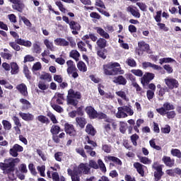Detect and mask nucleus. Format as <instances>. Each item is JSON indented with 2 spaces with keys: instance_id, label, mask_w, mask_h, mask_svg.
Segmentation results:
<instances>
[{
  "instance_id": "e2e57ef3",
  "label": "nucleus",
  "mask_w": 181,
  "mask_h": 181,
  "mask_svg": "<svg viewBox=\"0 0 181 181\" xmlns=\"http://www.w3.org/2000/svg\"><path fill=\"white\" fill-rule=\"evenodd\" d=\"M127 80H130V81L132 82V86L136 83V78L135 77V76L132 75V74H127Z\"/></svg>"
},
{
  "instance_id": "4c0bfd02",
  "label": "nucleus",
  "mask_w": 181,
  "mask_h": 181,
  "mask_svg": "<svg viewBox=\"0 0 181 181\" xmlns=\"http://www.w3.org/2000/svg\"><path fill=\"white\" fill-rule=\"evenodd\" d=\"M169 88H168V86H164L162 88L157 90V94L158 97H163L165 95V93H169Z\"/></svg>"
},
{
  "instance_id": "dca6fc26",
  "label": "nucleus",
  "mask_w": 181,
  "mask_h": 181,
  "mask_svg": "<svg viewBox=\"0 0 181 181\" xmlns=\"http://www.w3.org/2000/svg\"><path fill=\"white\" fill-rule=\"evenodd\" d=\"M69 28L72 30V35H78V31L81 30V25L78 22L71 21Z\"/></svg>"
},
{
  "instance_id": "f03ea898",
  "label": "nucleus",
  "mask_w": 181,
  "mask_h": 181,
  "mask_svg": "<svg viewBox=\"0 0 181 181\" xmlns=\"http://www.w3.org/2000/svg\"><path fill=\"white\" fill-rule=\"evenodd\" d=\"M81 100V93L75 91L73 88L69 89L66 96L67 105H73V107L77 108V105H78V100Z\"/></svg>"
},
{
  "instance_id": "a878e982",
  "label": "nucleus",
  "mask_w": 181,
  "mask_h": 181,
  "mask_svg": "<svg viewBox=\"0 0 181 181\" xmlns=\"http://www.w3.org/2000/svg\"><path fill=\"white\" fill-rule=\"evenodd\" d=\"M134 168L136 169L139 175H141V177L145 176V171L144 170V165L141 164V163H134Z\"/></svg>"
},
{
  "instance_id": "20e7f679",
  "label": "nucleus",
  "mask_w": 181,
  "mask_h": 181,
  "mask_svg": "<svg viewBox=\"0 0 181 181\" xmlns=\"http://www.w3.org/2000/svg\"><path fill=\"white\" fill-rule=\"evenodd\" d=\"M85 111L90 119H103L107 118V115L103 112H98L93 106H87Z\"/></svg>"
},
{
  "instance_id": "49530a36",
  "label": "nucleus",
  "mask_w": 181,
  "mask_h": 181,
  "mask_svg": "<svg viewBox=\"0 0 181 181\" xmlns=\"http://www.w3.org/2000/svg\"><path fill=\"white\" fill-rule=\"evenodd\" d=\"M130 139L132 141V144L134 145V146H138V142H136V141H138V139H139V136L136 134H132L130 136Z\"/></svg>"
},
{
  "instance_id": "e433bc0d",
  "label": "nucleus",
  "mask_w": 181,
  "mask_h": 181,
  "mask_svg": "<svg viewBox=\"0 0 181 181\" xmlns=\"http://www.w3.org/2000/svg\"><path fill=\"white\" fill-rule=\"evenodd\" d=\"M138 158L141 163H144V165H151V163H152V160L149 159L148 157L138 156Z\"/></svg>"
},
{
  "instance_id": "412c9836",
  "label": "nucleus",
  "mask_w": 181,
  "mask_h": 181,
  "mask_svg": "<svg viewBox=\"0 0 181 181\" xmlns=\"http://www.w3.org/2000/svg\"><path fill=\"white\" fill-rule=\"evenodd\" d=\"M85 132L86 134H88V135H90V136H95V134H97V130L91 124H88L86 125Z\"/></svg>"
},
{
  "instance_id": "473e14b6",
  "label": "nucleus",
  "mask_w": 181,
  "mask_h": 181,
  "mask_svg": "<svg viewBox=\"0 0 181 181\" xmlns=\"http://www.w3.org/2000/svg\"><path fill=\"white\" fill-rule=\"evenodd\" d=\"M76 124L79 125L80 128H84L87 124V120L84 117H76Z\"/></svg>"
},
{
  "instance_id": "39448f33",
  "label": "nucleus",
  "mask_w": 181,
  "mask_h": 181,
  "mask_svg": "<svg viewBox=\"0 0 181 181\" xmlns=\"http://www.w3.org/2000/svg\"><path fill=\"white\" fill-rule=\"evenodd\" d=\"M61 132L62 128H60L59 125L54 124L52 126L50 132L52 135V141H54V144H60V139H63L66 136V134L64 132L60 133Z\"/></svg>"
},
{
  "instance_id": "5701e85b",
  "label": "nucleus",
  "mask_w": 181,
  "mask_h": 181,
  "mask_svg": "<svg viewBox=\"0 0 181 181\" xmlns=\"http://www.w3.org/2000/svg\"><path fill=\"white\" fill-rule=\"evenodd\" d=\"M154 180L158 181L162 179V176L165 175V173L163 170L162 167L161 168H157L156 170H154Z\"/></svg>"
},
{
  "instance_id": "37998d69",
  "label": "nucleus",
  "mask_w": 181,
  "mask_h": 181,
  "mask_svg": "<svg viewBox=\"0 0 181 181\" xmlns=\"http://www.w3.org/2000/svg\"><path fill=\"white\" fill-rule=\"evenodd\" d=\"M57 104H59V105H63V100H64V94L63 93H57Z\"/></svg>"
},
{
  "instance_id": "0eeeda50",
  "label": "nucleus",
  "mask_w": 181,
  "mask_h": 181,
  "mask_svg": "<svg viewBox=\"0 0 181 181\" xmlns=\"http://www.w3.org/2000/svg\"><path fill=\"white\" fill-rule=\"evenodd\" d=\"M66 65L68 66L66 71L69 76H70V74H72L73 78H77V77H78V73H77V71H78V69H77V68L76 67L74 62L71 60H68L66 62Z\"/></svg>"
},
{
  "instance_id": "c756f323",
  "label": "nucleus",
  "mask_w": 181,
  "mask_h": 181,
  "mask_svg": "<svg viewBox=\"0 0 181 181\" xmlns=\"http://www.w3.org/2000/svg\"><path fill=\"white\" fill-rule=\"evenodd\" d=\"M10 66V69H11V74H18V73H19V66H18L16 62H11Z\"/></svg>"
},
{
  "instance_id": "6e6d98bb",
  "label": "nucleus",
  "mask_w": 181,
  "mask_h": 181,
  "mask_svg": "<svg viewBox=\"0 0 181 181\" xmlns=\"http://www.w3.org/2000/svg\"><path fill=\"white\" fill-rule=\"evenodd\" d=\"M28 169L33 176H36V175H37V172H36V168H35V165H33V163H30L28 165Z\"/></svg>"
},
{
  "instance_id": "2eb2a0df",
  "label": "nucleus",
  "mask_w": 181,
  "mask_h": 181,
  "mask_svg": "<svg viewBox=\"0 0 181 181\" xmlns=\"http://www.w3.org/2000/svg\"><path fill=\"white\" fill-rule=\"evenodd\" d=\"M149 44H147L144 41L139 42H138V49H136V52L139 54H142L144 52H149Z\"/></svg>"
},
{
  "instance_id": "f257e3e1",
  "label": "nucleus",
  "mask_w": 181,
  "mask_h": 181,
  "mask_svg": "<svg viewBox=\"0 0 181 181\" xmlns=\"http://www.w3.org/2000/svg\"><path fill=\"white\" fill-rule=\"evenodd\" d=\"M4 162L0 163V169L6 172L7 175H9V173H13L15 172V167L21 162V159L10 157L4 159Z\"/></svg>"
},
{
  "instance_id": "7ed1b4c3",
  "label": "nucleus",
  "mask_w": 181,
  "mask_h": 181,
  "mask_svg": "<svg viewBox=\"0 0 181 181\" xmlns=\"http://www.w3.org/2000/svg\"><path fill=\"white\" fill-rule=\"evenodd\" d=\"M121 65L118 62H110L107 64L103 65L104 74L106 76H117L119 71Z\"/></svg>"
},
{
  "instance_id": "f8f14e48",
  "label": "nucleus",
  "mask_w": 181,
  "mask_h": 181,
  "mask_svg": "<svg viewBox=\"0 0 181 181\" xmlns=\"http://www.w3.org/2000/svg\"><path fill=\"white\" fill-rule=\"evenodd\" d=\"M80 175H88L90 173V168L88 167V163H81L79 164L77 168H75Z\"/></svg>"
},
{
  "instance_id": "a19ab883",
  "label": "nucleus",
  "mask_w": 181,
  "mask_h": 181,
  "mask_svg": "<svg viewBox=\"0 0 181 181\" xmlns=\"http://www.w3.org/2000/svg\"><path fill=\"white\" fill-rule=\"evenodd\" d=\"M127 11H129V12H130V13L135 18H141V13L138 11L134 9V8L128 7Z\"/></svg>"
},
{
  "instance_id": "423d86ee",
  "label": "nucleus",
  "mask_w": 181,
  "mask_h": 181,
  "mask_svg": "<svg viewBox=\"0 0 181 181\" xmlns=\"http://www.w3.org/2000/svg\"><path fill=\"white\" fill-rule=\"evenodd\" d=\"M8 45L11 47H12V49H13V50H16V52H19L21 50V46H25V47H32V42L25 40L22 38L16 39L15 40V42H10Z\"/></svg>"
},
{
  "instance_id": "4468645a",
  "label": "nucleus",
  "mask_w": 181,
  "mask_h": 181,
  "mask_svg": "<svg viewBox=\"0 0 181 181\" xmlns=\"http://www.w3.org/2000/svg\"><path fill=\"white\" fill-rule=\"evenodd\" d=\"M64 131L69 136H76L77 135V131L74 128V125L69 123L64 124Z\"/></svg>"
},
{
  "instance_id": "13d9d810",
  "label": "nucleus",
  "mask_w": 181,
  "mask_h": 181,
  "mask_svg": "<svg viewBox=\"0 0 181 181\" xmlns=\"http://www.w3.org/2000/svg\"><path fill=\"white\" fill-rule=\"evenodd\" d=\"M105 52L107 53V49H100L97 52L98 56L104 60L105 59H107V55L105 54Z\"/></svg>"
},
{
  "instance_id": "774afa93",
  "label": "nucleus",
  "mask_w": 181,
  "mask_h": 181,
  "mask_svg": "<svg viewBox=\"0 0 181 181\" xmlns=\"http://www.w3.org/2000/svg\"><path fill=\"white\" fill-rule=\"evenodd\" d=\"M38 88L42 91H45V90H47V88H49V85H46L43 81H40L38 83Z\"/></svg>"
},
{
  "instance_id": "f3484780",
  "label": "nucleus",
  "mask_w": 181,
  "mask_h": 181,
  "mask_svg": "<svg viewBox=\"0 0 181 181\" xmlns=\"http://www.w3.org/2000/svg\"><path fill=\"white\" fill-rule=\"evenodd\" d=\"M67 173L69 176H71L72 181H80V176H82L81 174L76 170V169L71 170V168H68Z\"/></svg>"
},
{
  "instance_id": "09e8293b",
  "label": "nucleus",
  "mask_w": 181,
  "mask_h": 181,
  "mask_svg": "<svg viewBox=\"0 0 181 181\" xmlns=\"http://www.w3.org/2000/svg\"><path fill=\"white\" fill-rule=\"evenodd\" d=\"M51 107L54 110V111H56L57 112H59V114H61V112H63V111H64V110H63V107H62V106L54 103H51Z\"/></svg>"
},
{
  "instance_id": "ea45409f",
  "label": "nucleus",
  "mask_w": 181,
  "mask_h": 181,
  "mask_svg": "<svg viewBox=\"0 0 181 181\" xmlns=\"http://www.w3.org/2000/svg\"><path fill=\"white\" fill-rule=\"evenodd\" d=\"M131 107H132L131 105H129V106L126 105V106L122 107L124 112H127L128 115H129L130 117H132V115H134V110Z\"/></svg>"
},
{
  "instance_id": "a18cd8bd",
  "label": "nucleus",
  "mask_w": 181,
  "mask_h": 181,
  "mask_svg": "<svg viewBox=\"0 0 181 181\" xmlns=\"http://www.w3.org/2000/svg\"><path fill=\"white\" fill-rule=\"evenodd\" d=\"M76 153H78V155H81L82 158L87 159V155L86 154V151H84V148L83 147L76 148Z\"/></svg>"
},
{
  "instance_id": "1a4fd4ad",
  "label": "nucleus",
  "mask_w": 181,
  "mask_h": 181,
  "mask_svg": "<svg viewBox=\"0 0 181 181\" xmlns=\"http://www.w3.org/2000/svg\"><path fill=\"white\" fill-rule=\"evenodd\" d=\"M155 78V74L146 72L145 74L140 78L141 83L143 87L148 86Z\"/></svg>"
},
{
  "instance_id": "69168bd1",
  "label": "nucleus",
  "mask_w": 181,
  "mask_h": 181,
  "mask_svg": "<svg viewBox=\"0 0 181 181\" xmlns=\"http://www.w3.org/2000/svg\"><path fill=\"white\" fill-rule=\"evenodd\" d=\"M37 170H38V172H40V176H42V177H45V176H46V174H45V170H46V166H37Z\"/></svg>"
},
{
  "instance_id": "0e129e2a",
  "label": "nucleus",
  "mask_w": 181,
  "mask_h": 181,
  "mask_svg": "<svg viewBox=\"0 0 181 181\" xmlns=\"http://www.w3.org/2000/svg\"><path fill=\"white\" fill-rule=\"evenodd\" d=\"M131 73L136 76L137 77H142L144 76V72L141 69H132Z\"/></svg>"
},
{
  "instance_id": "bb28decb",
  "label": "nucleus",
  "mask_w": 181,
  "mask_h": 181,
  "mask_svg": "<svg viewBox=\"0 0 181 181\" xmlns=\"http://www.w3.org/2000/svg\"><path fill=\"white\" fill-rule=\"evenodd\" d=\"M54 44L57 46H69V42L64 38H57L54 40Z\"/></svg>"
},
{
  "instance_id": "052dcab7",
  "label": "nucleus",
  "mask_w": 181,
  "mask_h": 181,
  "mask_svg": "<svg viewBox=\"0 0 181 181\" xmlns=\"http://www.w3.org/2000/svg\"><path fill=\"white\" fill-rule=\"evenodd\" d=\"M102 151H103V152L105 153H111V145L103 144Z\"/></svg>"
},
{
  "instance_id": "c03bdc74",
  "label": "nucleus",
  "mask_w": 181,
  "mask_h": 181,
  "mask_svg": "<svg viewBox=\"0 0 181 181\" xmlns=\"http://www.w3.org/2000/svg\"><path fill=\"white\" fill-rule=\"evenodd\" d=\"M33 49L34 53H36L37 54H40V53H42V48L40 47V45L37 44V42L33 45Z\"/></svg>"
},
{
  "instance_id": "603ef678",
  "label": "nucleus",
  "mask_w": 181,
  "mask_h": 181,
  "mask_svg": "<svg viewBox=\"0 0 181 181\" xmlns=\"http://www.w3.org/2000/svg\"><path fill=\"white\" fill-rule=\"evenodd\" d=\"M128 124L125 123V122H119V132L121 134H125L127 132V126Z\"/></svg>"
},
{
  "instance_id": "de8ad7c7",
  "label": "nucleus",
  "mask_w": 181,
  "mask_h": 181,
  "mask_svg": "<svg viewBox=\"0 0 181 181\" xmlns=\"http://www.w3.org/2000/svg\"><path fill=\"white\" fill-rule=\"evenodd\" d=\"M170 153L173 156H175L176 158H178L180 159L181 158V151L180 150L177 148H173L171 149Z\"/></svg>"
},
{
  "instance_id": "393cba45",
  "label": "nucleus",
  "mask_w": 181,
  "mask_h": 181,
  "mask_svg": "<svg viewBox=\"0 0 181 181\" xmlns=\"http://www.w3.org/2000/svg\"><path fill=\"white\" fill-rule=\"evenodd\" d=\"M95 30H96L97 33L101 36V37H104V39H110V34L105 32L104 29L101 27H95Z\"/></svg>"
},
{
  "instance_id": "cd10ccee",
  "label": "nucleus",
  "mask_w": 181,
  "mask_h": 181,
  "mask_svg": "<svg viewBox=\"0 0 181 181\" xmlns=\"http://www.w3.org/2000/svg\"><path fill=\"white\" fill-rule=\"evenodd\" d=\"M118 111L116 113V118H127L128 114L125 113L122 107H119L117 108Z\"/></svg>"
},
{
  "instance_id": "a211bd4d",
  "label": "nucleus",
  "mask_w": 181,
  "mask_h": 181,
  "mask_svg": "<svg viewBox=\"0 0 181 181\" xmlns=\"http://www.w3.org/2000/svg\"><path fill=\"white\" fill-rule=\"evenodd\" d=\"M16 90L23 95V97H28L29 93H28V86L25 83H21L16 86Z\"/></svg>"
},
{
  "instance_id": "3c124183",
  "label": "nucleus",
  "mask_w": 181,
  "mask_h": 181,
  "mask_svg": "<svg viewBox=\"0 0 181 181\" xmlns=\"http://www.w3.org/2000/svg\"><path fill=\"white\" fill-rule=\"evenodd\" d=\"M40 78L41 80H45V81L50 83V81H52V75H50V74L46 73L45 74H42Z\"/></svg>"
},
{
  "instance_id": "8fccbe9b",
  "label": "nucleus",
  "mask_w": 181,
  "mask_h": 181,
  "mask_svg": "<svg viewBox=\"0 0 181 181\" xmlns=\"http://www.w3.org/2000/svg\"><path fill=\"white\" fill-rule=\"evenodd\" d=\"M174 62H175V60L170 57L161 58L159 59V63L160 64H163V63H173Z\"/></svg>"
},
{
  "instance_id": "c9c22d12",
  "label": "nucleus",
  "mask_w": 181,
  "mask_h": 181,
  "mask_svg": "<svg viewBox=\"0 0 181 181\" xmlns=\"http://www.w3.org/2000/svg\"><path fill=\"white\" fill-rule=\"evenodd\" d=\"M52 177L53 181H66V178L64 176H59L57 172L53 173Z\"/></svg>"
},
{
  "instance_id": "c85d7f7f",
  "label": "nucleus",
  "mask_w": 181,
  "mask_h": 181,
  "mask_svg": "<svg viewBox=\"0 0 181 181\" xmlns=\"http://www.w3.org/2000/svg\"><path fill=\"white\" fill-rule=\"evenodd\" d=\"M69 57H71V59H74V60L78 62V60H80V59H78L80 57V52H78V51L76 49H72L69 52Z\"/></svg>"
},
{
  "instance_id": "ddd939ff",
  "label": "nucleus",
  "mask_w": 181,
  "mask_h": 181,
  "mask_svg": "<svg viewBox=\"0 0 181 181\" xmlns=\"http://www.w3.org/2000/svg\"><path fill=\"white\" fill-rule=\"evenodd\" d=\"M164 81L169 91H170V90H173V88H177L179 87V81L175 78H165Z\"/></svg>"
},
{
  "instance_id": "9b49d317",
  "label": "nucleus",
  "mask_w": 181,
  "mask_h": 181,
  "mask_svg": "<svg viewBox=\"0 0 181 181\" xmlns=\"http://www.w3.org/2000/svg\"><path fill=\"white\" fill-rule=\"evenodd\" d=\"M18 152H23V146L16 144L13 146L11 148L9 149V154L13 158H18L19 156Z\"/></svg>"
},
{
  "instance_id": "aec40b11",
  "label": "nucleus",
  "mask_w": 181,
  "mask_h": 181,
  "mask_svg": "<svg viewBox=\"0 0 181 181\" xmlns=\"http://www.w3.org/2000/svg\"><path fill=\"white\" fill-rule=\"evenodd\" d=\"M162 161L168 168H173V166H175V159L171 158L170 156H164L162 158Z\"/></svg>"
},
{
  "instance_id": "72a5a7b5",
  "label": "nucleus",
  "mask_w": 181,
  "mask_h": 181,
  "mask_svg": "<svg viewBox=\"0 0 181 181\" xmlns=\"http://www.w3.org/2000/svg\"><path fill=\"white\" fill-rule=\"evenodd\" d=\"M20 103L21 104H23V105H25V106H23L22 107V110H29V108H30V105H32L30 104V102H29V100L25 99V98H21L20 99Z\"/></svg>"
},
{
  "instance_id": "2f4dec72",
  "label": "nucleus",
  "mask_w": 181,
  "mask_h": 181,
  "mask_svg": "<svg viewBox=\"0 0 181 181\" xmlns=\"http://www.w3.org/2000/svg\"><path fill=\"white\" fill-rule=\"evenodd\" d=\"M96 45L100 49H105L107 47V40L104 38H99L96 42Z\"/></svg>"
},
{
  "instance_id": "79ce46f5",
  "label": "nucleus",
  "mask_w": 181,
  "mask_h": 181,
  "mask_svg": "<svg viewBox=\"0 0 181 181\" xmlns=\"http://www.w3.org/2000/svg\"><path fill=\"white\" fill-rule=\"evenodd\" d=\"M44 45L46 46L47 49L48 50H50L51 52H53L54 50V47L53 46V42H50L49 40L45 39L44 40Z\"/></svg>"
},
{
  "instance_id": "6e6552de",
  "label": "nucleus",
  "mask_w": 181,
  "mask_h": 181,
  "mask_svg": "<svg viewBox=\"0 0 181 181\" xmlns=\"http://www.w3.org/2000/svg\"><path fill=\"white\" fill-rule=\"evenodd\" d=\"M163 107L156 109V112L163 117L166 115L168 111H172L175 110V105L170 104L169 102H166L163 105Z\"/></svg>"
},
{
  "instance_id": "58836bf2",
  "label": "nucleus",
  "mask_w": 181,
  "mask_h": 181,
  "mask_svg": "<svg viewBox=\"0 0 181 181\" xmlns=\"http://www.w3.org/2000/svg\"><path fill=\"white\" fill-rule=\"evenodd\" d=\"M116 95H117L118 97H120V98H122V100H124V101H129V98L127 97V93H125V92L123 90L116 92Z\"/></svg>"
},
{
  "instance_id": "864d4df0",
  "label": "nucleus",
  "mask_w": 181,
  "mask_h": 181,
  "mask_svg": "<svg viewBox=\"0 0 181 181\" xmlns=\"http://www.w3.org/2000/svg\"><path fill=\"white\" fill-rule=\"evenodd\" d=\"M2 124L4 128L7 131H11L12 129V124H11V122H9L8 120H3Z\"/></svg>"
},
{
  "instance_id": "5fc2aeb1",
  "label": "nucleus",
  "mask_w": 181,
  "mask_h": 181,
  "mask_svg": "<svg viewBox=\"0 0 181 181\" xmlns=\"http://www.w3.org/2000/svg\"><path fill=\"white\" fill-rule=\"evenodd\" d=\"M165 115L168 119H173L176 117V112L175 110L165 112Z\"/></svg>"
},
{
  "instance_id": "6ab92c4d",
  "label": "nucleus",
  "mask_w": 181,
  "mask_h": 181,
  "mask_svg": "<svg viewBox=\"0 0 181 181\" xmlns=\"http://www.w3.org/2000/svg\"><path fill=\"white\" fill-rule=\"evenodd\" d=\"M104 160L106 163L108 162H113V163H115L116 165H118L119 166H122V161L119 158L115 156H106L104 158Z\"/></svg>"
},
{
  "instance_id": "4be33fe9",
  "label": "nucleus",
  "mask_w": 181,
  "mask_h": 181,
  "mask_svg": "<svg viewBox=\"0 0 181 181\" xmlns=\"http://www.w3.org/2000/svg\"><path fill=\"white\" fill-rule=\"evenodd\" d=\"M18 115L21 117V118H22V119H23V121L29 122L33 121L35 119V115L31 113H25L20 112L18 113Z\"/></svg>"
},
{
  "instance_id": "7c9ffc66",
  "label": "nucleus",
  "mask_w": 181,
  "mask_h": 181,
  "mask_svg": "<svg viewBox=\"0 0 181 181\" xmlns=\"http://www.w3.org/2000/svg\"><path fill=\"white\" fill-rule=\"evenodd\" d=\"M37 121L39 122H41V124H46V125H48V124H50V120L49 118L45 115H39L37 117Z\"/></svg>"
},
{
  "instance_id": "f704fd0d",
  "label": "nucleus",
  "mask_w": 181,
  "mask_h": 181,
  "mask_svg": "<svg viewBox=\"0 0 181 181\" xmlns=\"http://www.w3.org/2000/svg\"><path fill=\"white\" fill-rule=\"evenodd\" d=\"M77 67L79 71H83V73H86L87 71V65L83 61H79L77 64Z\"/></svg>"
},
{
  "instance_id": "9d476101",
  "label": "nucleus",
  "mask_w": 181,
  "mask_h": 181,
  "mask_svg": "<svg viewBox=\"0 0 181 181\" xmlns=\"http://www.w3.org/2000/svg\"><path fill=\"white\" fill-rule=\"evenodd\" d=\"M9 2L13 4L12 8L14 11H17L22 13L23 12V9H25V4L22 0H8Z\"/></svg>"
},
{
  "instance_id": "bf43d9fd",
  "label": "nucleus",
  "mask_w": 181,
  "mask_h": 181,
  "mask_svg": "<svg viewBox=\"0 0 181 181\" xmlns=\"http://www.w3.org/2000/svg\"><path fill=\"white\" fill-rule=\"evenodd\" d=\"M98 166H99L100 170H102V172H107V168L105 167V164H104V162H103V160L99 159L98 160Z\"/></svg>"
},
{
  "instance_id": "b1692460",
  "label": "nucleus",
  "mask_w": 181,
  "mask_h": 181,
  "mask_svg": "<svg viewBox=\"0 0 181 181\" xmlns=\"http://www.w3.org/2000/svg\"><path fill=\"white\" fill-rule=\"evenodd\" d=\"M113 83L119 84V86H125L127 84V79L122 75H120L114 78Z\"/></svg>"
},
{
  "instance_id": "680f3d73",
  "label": "nucleus",
  "mask_w": 181,
  "mask_h": 181,
  "mask_svg": "<svg viewBox=\"0 0 181 181\" xmlns=\"http://www.w3.org/2000/svg\"><path fill=\"white\" fill-rule=\"evenodd\" d=\"M54 159L57 162H62L63 158V152L58 151L54 153Z\"/></svg>"
},
{
  "instance_id": "338daca9",
  "label": "nucleus",
  "mask_w": 181,
  "mask_h": 181,
  "mask_svg": "<svg viewBox=\"0 0 181 181\" xmlns=\"http://www.w3.org/2000/svg\"><path fill=\"white\" fill-rule=\"evenodd\" d=\"M0 56L2 57V59H6V60H11V59H12V54L11 53L2 52L0 53Z\"/></svg>"
},
{
  "instance_id": "4d7b16f0",
  "label": "nucleus",
  "mask_w": 181,
  "mask_h": 181,
  "mask_svg": "<svg viewBox=\"0 0 181 181\" xmlns=\"http://www.w3.org/2000/svg\"><path fill=\"white\" fill-rule=\"evenodd\" d=\"M126 63L130 67H136V62L132 58H128L126 61Z\"/></svg>"
}]
</instances>
